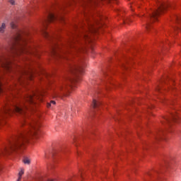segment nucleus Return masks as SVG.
Wrapping results in <instances>:
<instances>
[{
	"label": "nucleus",
	"instance_id": "f257e3e1",
	"mask_svg": "<svg viewBox=\"0 0 181 181\" xmlns=\"http://www.w3.org/2000/svg\"><path fill=\"white\" fill-rule=\"evenodd\" d=\"M44 94L39 91H31L24 97L22 103L15 102H7L0 110V127L6 124V117L13 114H18L22 116L21 126L24 129L21 132H38L40 128V122L37 119L30 117L29 112L33 111L36 105V100L43 101Z\"/></svg>",
	"mask_w": 181,
	"mask_h": 181
},
{
	"label": "nucleus",
	"instance_id": "f03ea898",
	"mask_svg": "<svg viewBox=\"0 0 181 181\" xmlns=\"http://www.w3.org/2000/svg\"><path fill=\"white\" fill-rule=\"evenodd\" d=\"M86 64L84 60L69 62V74L72 76V77H69V94L76 91V88H77V83L81 81V76L86 71Z\"/></svg>",
	"mask_w": 181,
	"mask_h": 181
},
{
	"label": "nucleus",
	"instance_id": "7ed1b4c3",
	"mask_svg": "<svg viewBox=\"0 0 181 181\" xmlns=\"http://www.w3.org/2000/svg\"><path fill=\"white\" fill-rule=\"evenodd\" d=\"M156 4L157 9L151 10L146 16L138 15L139 18L144 16V21L146 22V29L148 33L151 30H154L152 28V23H153V22H156V21H158V18H159L162 13H165V12L168 11V8L172 6L170 3L163 1L162 0H156Z\"/></svg>",
	"mask_w": 181,
	"mask_h": 181
},
{
	"label": "nucleus",
	"instance_id": "20e7f679",
	"mask_svg": "<svg viewBox=\"0 0 181 181\" xmlns=\"http://www.w3.org/2000/svg\"><path fill=\"white\" fill-rule=\"evenodd\" d=\"M16 44L18 45V48L16 49V52H18L20 54L23 53H32V47L28 45V40L22 37L21 33H18L15 38Z\"/></svg>",
	"mask_w": 181,
	"mask_h": 181
},
{
	"label": "nucleus",
	"instance_id": "39448f33",
	"mask_svg": "<svg viewBox=\"0 0 181 181\" xmlns=\"http://www.w3.org/2000/svg\"><path fill=\"white\" fill-rule=\"evenodd\" d=\"M180 121V116H179V113L176 110H173V112H170L169 117H164L163 120H161V123L163 125H168V127H172L173 122H179Z\"/></svg>",
	"mask_w": 181,
	"mask_h": 181
},
{
	"label": "nucleus",
	"instance_id": "423d86ee",
	"mask_svg": "<svg viewBox=\"0 0 181 181\" xmlns=\"http://www.w3.org/2000/svg\"><path fill=\"white\" fill-rule=\"evenodd\" d=\"M169 80H170L169 78L163 79L161 82L162 85L157 86L156 91L158 94H160V95H165V93H168V91H176V88L175 87H169V83H168Z\"/></svg>",
	"mask_w": 181,
	"mask_h": 181
},
{
	"label": "nucleus",
	"instance_id": "0eeeda50",
	"mask_svg": "<svg viewBox=\"0 0 181 181\" xmlns=\"http://www.w3.org/2000/svg\"><path fill=\"white\" fill-rule=\"evenodd\" d=\"M145 181H166V178L163 177L162 174L155 170L149 171L144 178Z\"/></svg>",
	"mask_w": 181,
	"mask_h": 181
},
{
	"label": "nucleus",
	"instance_id": "6e6552de",
	"mask_svg": "<svg viewBox=\"0 0 181 181\" xmlns=\"http://www.w3.org/2000/svg\"><path fill=\"white\" fill-rule=\"evenodd\" d=\"M53 22H59L60 23H66V18L62 14L54 15L52 13H48L47 23H52Z\"/></svg>",
	"mask_w": 181,
	"mask_h": 181
},
{
	"label": "nucleus",
	"instance_id": "1a4fd4ad",
	"mask_svg": "<svg viewBox=\"0 0 181 181\" xmlns=\"http://www.w3.org/2000/svg\"><path fill=\"white\" fill-rule=\"evenodd\" d=\"M134 64V58L131 55L123 56L122 60L119 62V66L123 70H128V66H132Z\"/></svg>",
	"mask_w": 181,
	"mask_h": 181
},
{
	"label": "nucleus",
	"instance_id": "9d476101",
	"mask_svg": "<svg viewBox=\"0 0 181 181\" xmlns=\"http://www.w3.org/2000/svg\"><path fill=\"white\" fill-rule=\"evenodd\" d=\"M165 135H166V131L162 129L158 130L156 133L153 134V136L156 141H159V139H165Z\"/></svg>",
	"mask_w": 181,
	"mask_h": 181
},
{
	"label": "nucleus",
	"instance_id": "9b49d317",
	"mask_svg": "<svg viewBox=\"0 0 181 181\" xmlns=\"http://www.w3.org/2000/svg\"><path fill=\"white\" fill-rule=\"evenodd\" d=\"M51 156L52 158V161L51 163V169H53L54 168H56V166H57V151H53L51 153Z\"/></svg>",
	"mask_w": 181,
	"mask_h": 181
},
{
	"label": "nucleus",
	"instance_id": "f8f14e48",
	"mask_svg": "<svg viewBox=\"0 0 181 181\" xmlns=\"http://www.w3.org/2000/svg\"><path fill=\"white\" fill-rule=\"evenodd\" d=\"M104 76L105 77V88L106 90L110 88V86H114V83L111 82V76L108 72H104Z\"/></svg>",
	"mask_w": 181,
	"mask_h": 181
},
{
	"label": "nucleus",
	"instance_id": "ddd939ff",
	"mask_svg": "<svg viewBox=\"0 0 181 181\" xmlns=\"http://www.w3.org/2000/svg\"><path fill=\"white\" fill-rule=\"evenodd\" d=\"M91 107L94 108V110H100L101 108V103L97 101L95 99H93Z\"/></svg>",
	"mask_w": 181,
	"mask_h": 181
},
{
	"label": "nucleus",
	"instance_id": "4468645a",
	"mask_svg": "<svg viewBox=\"0 0 181 181\" xmlns=\"http://www.w3.org/2000/svg\"><path fill=\"white\" fill-rule=\"evenodd\" d=\"M158 98H160L161 103H163V104H167V105H172L173 104V100H167L166 99L162 98L161 96H159Z\"/></svg>",
	"mask_w": 181,
	"mask_h": 181
},
{
	"label": "nucleus",
	"instance_id": "2eb2a0df",
	"mask_svg": "<svg viewBox=\"0 0 181 181\" xmlns=\"http://www.w3.org/2000/svg\"><path fill=\"white\" fill-rule=\"evenodd\" d=\"M83 134H86L87 136L90 137V135L94 136L93 130L83 129Z\"/></svg>",
	"mask_w": 181,
	"mask_h": 181
},
{
	"label": "nucleus",
	"instance_id": "dca6fc26",
	"mask_svg": "<svg viewBox=\"0 0 181 181\" xmlns=\"http://www.w3.org/2000/svg\"><path fill=\"white\" fill-rule=\"evenodd\" d=\"M24 173H25V170H23V168H21V171L18 173V178L17 181H21V180L22 179V176H23Z\"/></svg>",
	"mask_w": 181,
	"mask_h": 181
},
{
	"label": "nucleus",
	"instance_id": "f3484780",
	"mask_svg": "<svg viewBox=\"0 0 181 181\" xmlns=\"http://www.w3.org/2000/svg\"><path fill=\"white\" fill-rule=\"evenodd\" d=\"M169 45H170V42H169V41L167 42H163L160 44V47L163 48L164 49H166V46H169Z\"/></svg>",
	"mask_w": 181,
	"mask_h": 181
},
{
	"label": "nucleus",
	"instance_id": "a211bd4d",
	"mask_svg": "<svg viewBox=\"0 0 181 181\" xmlns=\"http://www.w3.org/2000/svg\"><path fill=\"white\" fill-rule=\"evenodd\" d=\"M136 52H138V49L135 47H132L129 51V53L131 54V56H135Z\"/></svg>",
	"mask_w": 181,
	"mask_h": 181
},
{
	"label": "nucleus",
	"instance_id": "6ab92c4d",
	"mask_svg": "<svg viewBox=\"0 0 181 181\" xmlns=\"http://www.w3.org/2000/svg\"><path fill=\"white\" fill-rule=\"evenodd\" d=\"M5 29H6V24L3 23L0 27V33H4V32H5Z\"/></svg>",
	"mask_w": 181,
	"mask_h": 181
},
{
	"label": "nucleus",
	"instance_id": "aec40b11",
	"mask_svg": "<svg viewBox=\"0 0 181 181\" xmlns=\"http://www.w3.org/2000/svg\"><path fill=\"white\" fill-rule=\"evenodd\" d=\"M52 105H56V101L51 100L50 103H47V108H50V107H52Z\"/></svg>",
	"mask_w": 181,
	"mask_h": 181
},
{
	"label": "nucleus",
	"instance_id": "412c9836",
	"mask_svg": "<svg viewBox=\"0 0 181 181\" xmlns=\"http://www.w3.org/2000/svg\"><path fill=\"white\" fill-rule=\"evenodd\" d=\"M132 22V19L130 18H127L124 19V23H131Z\"/></svg>",
	"mask_w": 181,
	"mask_h": 181
},
{
	"label": "nucleus",
	"instance_id": "4be33fe9",
	"mask_svg": "<svg viewBox=\"0 0 181 181\" xmlns=\"http://www.w3.org/2000/svg\"><path fill=\"white\" fill-rule=\"evenodd\" d=\"M43 35L46 39H49V37H50V34H49V33H47V31H44Z\"/></svg>",
	"mask_w": 181,
	"mask_h": 181
},
{
	"label": "nucleus",
	"instance_id": "5701e85b",
	"mask_svg": "<svg viewBox=\"0 0 181 181\" xmlns=\"http://www.w3.org/2000/svg\"><path fill=\"white\" fill-rule=\"evenodd\" d=\"M23 163H25V165H29L30 163V160L28 158H24Z\"/></svg>",
	"mask_w": 181,
	"mask_h": 181
},
{
	"label": "nucleus",
	"instance_id": "b1692460",
	"mask_svg": "<svg viewBox=\"0 0 181 181\" xmlns=\"http://www.w3.org/2000/svg\"><path fill=\"white\" fill-rule=\"evenodd\" d=\"M79 173H80V175H81V181H83V179H84V170H81L79 171Z\"/></svg>",
	"mask_w": 181,
	"mask_h": 181
},
{
	"label": "nucleus",
	"instance_id": "393cba45",
	"mask_svg": "<svg viewBox=\"0 0 181 181\" xmlns=\"http://www.w3.org/2000/svg\"><path fill=\"white\" fill-rule=\"evenodd\" d=\"M11 27L12 28V29H16V23L11 22Z\"/></svg>",
	"mask_w": 181,
	"mask_h": 181
},
{
	"label": "nucleus",
	"instance_id": "a878e982",
	"mask_svg": "<svg viewBox=\"0 0 181 181\" xmlns=\"http://www.w3.org/2000/svg\"><path fill=\"white\" fill-rule=\"evenodd\" d=\"M52 53L54 56H57V49H56V47L52 48Z\"/></svg>",
	"mask_w": 181,
	"mask_h": 181
},
{
	"label": "nucleus",
	"instance_id": "bb28decb",
	"mask_svg": "<svg viewBox=\"0 0 181 181\" xmlns=\"http://www.w3.org/2000/svg\"><path fill=\"white\" fill-rule=\"evenodd\" d=\"M49 153L48 151H46V152L45 153V158L46 159H48V158H49Z\"/></svg>",
	"mask_w": 181,
	"mask_h": 181
},
{
	"label": "nucleus",
	"instance_id": "cd10ccee",
	"mask_svg": "<svg viewBox=\"0 0 181 181\" xmlns=\"http://www.w3.org/2000/svg\"><path fill=\"white\" fill-rule=\"evenodd\" d=\"M10 4L11 5H15V0H10Z\"/></svg>",
	"mask_w": 181,
	"mask_h": 181
},
{
	"label": "nucleus",
	"instance_id": "c85d7f7f",
	"mask_svg": "<svg viewBox=\"0 0 181 181\" xmlns=\"http://www.w3.org/2000/svg\"><path fill=\"white\" fill-rule=\"evenodd\" d=\"M148 108H149V110H152V109L155 108V106L151 105V106H149Z\"/></svg>",
	"mask_w": 181,
	"mask_h": 181
},
{
	"label": "nucleus",
	"instance_id": "c756f323",
	"mask_svg": "<svg viewBox=\"0 0 181 181\" xmlns=\"http://www.w3.org/2000/svg\"><path fill=\"white\" fill-rule=\"evenodd\" d=\"M171 84H175V81L173 80L170 81Z\"/></svg>",
	"mask_w": 181,
	"mask_h": 181
},
{
	"label": "nucleus",
	"instance_id": "7c9ffc66",
	"mask_svg": "<svg viewBox=\"0 0 181 181\" xmlns=\"http://www.w3.org/2000/svg\"><path fill=\"white\" fill-rule=\"evenodd\" d=\"M71 47V44H70V38H69V49Z\"/></svg>",
	"mask_w": 181,
	"mask_h": 181
},
{
	"label": "nucleus",
	"instance_id": "2f4dec72",
	"mask_svg": "<svg viewBox=\"0 0 181 181\" xmlns=\"http://www.w3.org/2000/svg\"><path fill=\"white\" fill-rule=\"evenodd\" d=\"M47 181H54V180H48Z\"/></svg>",
	"mask_w": 181,
	"mask_h": 181
},
{
	"label": "nucleus",
	"instance_id": "473e14b6",
	"mask_svg": "<svg viewBox=\"0 0 181 181\" xmlns=\"http://www.w3.org/2000/svg\"><path fill=\"white\" fill-rule=\"evenodd\" d=\"M144 149H146V148H145V146L144 147Z\"/></svg>",
	"mask_w": 181,
	"mask_h": 181
},
{
	"label": "nucleus",
	"instance_id": "72a5a7b5",
	"mask_svg": "<svg viewBox=\"0 0 181 181\" xmlns=\"http://www.w3.org/2000/svg\"><path fill=\"white\" fill-rule=\"evenodd\" d=\"M1 166H0V170H1Z\"/></svg>",
	"mask_w": 181,
	"mask_h": 181
},
{
	"label": "nucleus",
	"instance_id": "f704fd0d",
	"mask_svg": "<svg viewBox=\"0 0 181 181\" xmlns=\"http://www.w3.org/2000/svg\"><path fill=\"white\" fill-rule=\"evenodd\" d=\"M146 145H148V144L146 143Z\"/></svg>",
	"mask_w": 181,
	"mask_h": 181
}]
</instances>
